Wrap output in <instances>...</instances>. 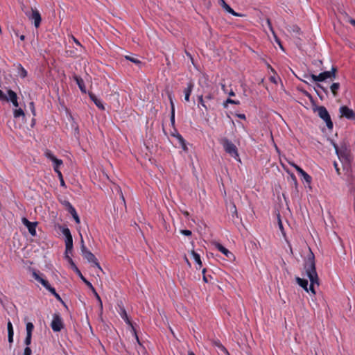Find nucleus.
Returning <instances> with one entry per match:
<instances>
[{"mask_svg": "<svg viewBox=\"0 0 355 355\" xmlns=\"http://www.w3.org/2000/svg\"><path fill=\"white\" fill-rule=\"evenodd\" d=\"M218 3L227 11L229 10V8H231L225 0H218Z\"/></svg>", "mask_w": 355, "mask_h": 355, "instance_id": "nucleus-35", "label": "nucleus"}, {"mask_svg": "<svg viewBox=\"0 0 355 355\" xmlns=\"http://www.w3.org/2000/svg\"><path fill=\"white\" fill-rule=\"evenodd\" d=\"M315 111H317L319 117L325 122L328 129L332 130L334 124L327 108L324 106H318L316 107Z\"/></svg>", "mask_w": 355, "mask_h": 355, "instance_id": "nucleus-7", "label": "nucleus"}, {"mask_svg": "<svg viewBox=\"0 0 355 355\" xmlns=\"http://www.w3.org/2000/svg\"><path fill=\"white\" fill-rule=\"evenodd\" d=\"M337 68L336 67H332L330 71H323L320 73L318 75L311 74L310 77L314 82H322L328 78L333 80L335 78Z\"/></svg>", "mask_w": 355, "mask_h": 355, "instance_id": "nucleus-5", "label": "nucleus"}, {"mask_svg": "<svg viewBox=\"0 0 355 355\" xmlns=\"http://www.w3.org/2000/svg\"><path fill=\"white\" fill-rule=\"evenodd\" d=\"M62 233L65 236V257L71 253L73 250V238L71 232L68 227H63Z\"/></svg>", "mask_w": 355, "mask_h": 355, "instance_id": "nucleus-8", "label": "nucleus"}, {"mask_svg": "<svg viewBox=\"0 0 355 355\" xmlns=\"http://www.w3.org/2000/svg\"><path fill=\"white\" fill-rule=\"evenodd\" d=\"M7 329H8V334H14L12 324L10 321H8V322Z\"/></svg>", "mask_w": 355, "mask_h": 355, "instance_id": "nucleus-36", "label": "nucleus"}, {"mask_svg": "<svg viewBox=\"0 0 355 355\" xmlns=\"http://www.w3.org/2000/svg\"><path fill=\"white\" fill-rule=\"evenodd\" d=\"M188 355H196L193 352L190 351L188 352Z\"/></svg>", "mask_w": 355, "mask_h": 355, "instance_id": "nucleus-64", "label": "nucleus"}, {"mask_svg": "<svg viewBox=\"0 0 355 355\" xmlns=\"http://www.w3.org/2000/svg\"><path fill=\"white\" fill-rule=\"evenodd\" d=\"M29 107L31 110L32 114L35 116V104L34 102H31L29 103Z\"/></svg>", "mask_w": 355, "mask_h": 355, "instance_id": "nucleus-46", "label": "nucleus"}, {"mask_svg": "<svg viewBox=\"0 0 355 355\" xmlns=\"http://www.w3.org/2000/svg\"><path fill=\"white\" fill-rule=\"evenodd\" d=\"M180 233L184 236H191L192 234V232L191 230H180Z\"/></svg>", "mask_w": 355, "mask_h": 355, "instance_id": "nucleus-43", "label": "nucleus"}, {"mask_svg": "<svg viewBox=\"0 0 355 355\" xmlns=\"http://www.w3.org/2000/svg\"><path fill=\"white\" fill-rule=\"evenodd\" d=\"M315 64L320 66V65L322 64V62L321 60H317V61L315 62Z\"/></svg>", "mask_w": 355, "mask_h": 355, "instance_id": "nucleus-58", "label": "nucleus"}, {"mask_svg": "<svg viewBox=\"0 0 355 355\" xmlns=\"http://www.w3.org/2000/svg\"><path fill=\"white\" fill-rule=\"evenodd\" d=\"M279 229H280L281 230H283L282 223V221H281V220H280V219H279Z\"/></svg>", "mask_w": 355, "mask_h": 355, "instance_id": "nucleus-59", "label": "nucleus"}, {"mask_svg": "<svg viewBox=\"0 0 355 355\" xmlns=\"http://www.w3.org/2000/svg\"><path fill=\"white\" fill-rule=\"evenodd\" d=\"M198 98L199 103L205 109V110H208V107L204 101L203 96L200 95L198 96Z\"/></svg>", "mask_w": 355, "mask_h": 355, "instance_id": "nucleus-34", "label": "nucleus"}, {"mask_svg": "<svg viewBox=\"0 0 355 355\" xmlns=\"http://www.w3.org/2000/svg\"><path fill=\"white\" fill-rule=\"evenodd\" d=\"M73 78L76 81V84L78 85L80 90L83 93L85 94L86 93V87H85V82H84L83 79L81 77H80L76 74L73 75Z\"/></svg>", "mask_w": 355, "mask_h": 355, "instance_id": "nucleus-18", "label": "nucleus"}, {"mask_svg": "<svg viewBox=\"0 0 355 355\" xmlns=\"http://www.w3.org/2000/svg\"><path fill=\"white\" fill-rule=\"evenodd\" d=\"M173 136L176 137V139L178 141L179 145L183 149V150L184 151H187L188 150V148H187V144H186V141L184 140L183 137L180 134H179V133H176L175 135H173Z\"/></svg>", "mask_w": 355, "mask_h": 355, "instance_id": "nucleus-20", "label": "nucleus"}, {"mask_svg": "<svg viewBox=\"0 0 355 355\" xmlns=\"http://www.w3.org/2000/svg\"><path fill=\"white\" fill-rule=\"evenodd\" d=\"M226 103H229V104H234V105H239L240 104V101H236V100H233V99H231V98H227L226 100Z\"/></svg>", "mask_w": 355, "mask_h": 355, "instance_id": "nucleus-42", "label": "nucleus"}, {"mask_svg": "<svg viewBox=\"0 0 355 355\" xmlns=\"http://www.w3.org/2000/svg\"><path fill=\"white\" fill-rule=\"evenodd\" d=\"M24 355H31V349L29 347L24 349Z\"/></svg>", "mask_w": 355, "mask_h": 355, "instance_id": "nucleus-47", "label": "nucleus"}, {"mask_svg": "<svg viewBox=\"0 0 355 355\" xmlns=\"http://www.w3.org/2000/svg\"><path fill=\"white\" fill-rule=\"evenodd\" d=\"M289 164L293 166L295 170L300 175H302V177L303 178L304 180L306 182V183H311V180H312V178L311 177L306 173L305 172L301 167H300L298 165H297L296 164H295L294 162H288Z\"/></svg>", "mask_w": 355, "mask_h": 355, "instance_id": "nucleus-13", "label": "nucleus"}, {"mask_svg": "<svg viewBox=\"0 0 355 355\" xmlns=\"http://www.w3.org/2000/svg\"><path fill=\"white\" fill-rule=\"evenodd\" d=\"M236 116H237V117H239L241 119H243V120L246 119L245 115L244 114H239Z\"/></svg>", "mask_w": 355, "mask_h": 355, "instance_id": "nucleus-53", "label": "nucleus"}, {"mask_svg": "<svg viewBox=\"0 0 355 355\" xmlns=\"http://www.w3.org/2000/svg\"><path fill=\"white\" fill-rule=\"evenodd\" d=\"M119 315L121 317V318L125 322L126 324L131 326L133 328L132 324L128 318V315L127 314V312L125 309L123 307L121 308V311H119Z\"/></svg>", "mask_w": 355, "mask_h": 355, "instance_id": "nucleus-24", "label": "nucleus"}, {"mask_svg": "<svg viewBox=\"0 0 355 355\" xmlns=\"http://www.w3.org/2000/svg\"><path fill=\"white\" fill-rule=\"evenodd\" d=\"M270 82L275 83V84H277V78L275 76H270Z\"/></svg>", "mask_w": 355, "mask_h": 355, "instance_id": "nucleus-51", "label": "nucleus"}, {"mask_svg": "<svg viewBox=\"0 0 355 355\" xmlns=\"http://www.w3.org/2000/svg\"><path fill=\"white\" fill-rule=\"evenodd\" d=\"M8 101H10V102H12V101H15V100L17 99V94L11 89L8 90Z\"/></svg>", "mask_w": 355, "mask_h": 355, "instance_id": "nucleus-27", "label": "nucleus"}, {"mask_svg": "<svg viewBox=\"0 0 355 355\" xmlns=\"http://www.w3.org/2000/svg\"><path fill=\"white\" fill-rule=\"evenodd\" d=\"M227 12L230 13V14H232L234 16H236V17H242V16H243V15L235 12L232 8H230L229 10H227Z\"/></svg>", "mask_w": 355, "mask_h": 355, "instance_id": "nucleus-39", "label": "nucleus"}, {"mask_svg": "<svg viewBox=\"0 0 355 355\" xmlns=\"http://www.w3.org/2000/svg\"><path fill=\"white\" fill-rule=\"evenodd\" d=\"M89 288L92 291V293L95 295L96 298L98 301L99 305H100L101 308H102L103 307V303H102L101 299L99 295L97 293V292H96V289L94 288V287L92 286V288Z\"/></svg>", "mask_w": 355, "mask_h": 355, "instance_id": "nucleus-32", "label": "nucleus"}, {"mask_svg": "<svg viewBox=\"0 0 355 355\" xmlns=\"http://www.w3.org/2000/svg\"><path fill=\"white\" fill-rule=\"evenodd\" d=\"M89 96L90 99L94 103V104L101 110H105V107L102 103L101 101L99 100L94 94L89 93Z\"/></svg>", "mask_w": 355, "mask_h": 355, "instance_id": "nucleus-19", "label": "nucleus"}, {"mask_svg": "<svg viewBox=\"0 0 355 355\" xmlns=\"http://www.w3.org/2000/svg\"><path fill=\"white\" fill-rule=\"evenodd\" d=\"M173 136L176 137V139L178 141L179 145L183 149V150L184 151H187L188 150V148H187V144H186V141L184 140L183 137L180 134H179V133H176L175 135H173Z\"/></svg>", "mask_w": 355, "mask_h": 355, "instance_id": "nucleus-21", "label": "nucleus"}, {"mask_svg": "<svg viewBox=\"0 0 355 355\" xmlns=\"http://www.w3.org/2000/svg\"><path fill=\"white\" fill-rule=\"evenodd\" d=\"M13 336H14V334H10L8 335V342L10 343L13 342Z\"/></svg>", "mask_w": 355, "mask_h": 355, "instance_id": "nucleus-52", "label": "nucleus"}, {"mask_svg": "<svg viewBox=\"0 0 355 355\" xmlns=\"http://www.w3.org/2000/svg\"><path fill=\"white\" fill-rule=\"evenodd\" d=\"M220 143L223 146L225 151L231 157L236 159L239 157L236 146L230 140L226 137H223L220 139Z\"/></svg>", "mask_w": 355, "mask_h": 355, "instance_id": "nucleus-4", "label": "nucleus"}, {"mask_svg": "<svg viewBox=\"0 0 355 355\" xmlns=\"http://www.w3.org/2000/svg\"><path fill=\"white\" fill-rule=\"evenodd\" d=\"M334 168L336 169V171L338 175H340V168L338 167V164L336 162H334Z\"/></svg>", "mask_w": 355, "mask_h": 355, "instance_id": "nucleus-48", "label": "nucleus"}, {"mask_svg": "<svg viewBox=\"0 0 355 355\" xmlns=\"http://www.w3.org/2000/svg\"><path fill=\"white\" fill-rule=\"evenodd\" d=\"M25 13L29 19L34 21L35 28H38L40 26L42 17L40 13L36 8H31V11H26Z\"/></svg>", "mask_w": 355, "mask_h": 355, "instance_id": "nucleus-9", "label": "nucleus"}, {"mask_svg": "<svg viewBox=\"0 0 355 355\" xmlns=\"http://www.w3.org/2000/svg\"><path fill=\"white\" fill-rule=\"evenodd\" d=\"M340 118H345L350 121L355 120V112L347 105H342L339 108Z\"/></svg>", "mask_w": 355, "mask_h": 355, "instance_id": "nucleus-10", "label": "nucleus"}, {"mask_svg": "<svg viewBox=\"0 0 355 355\" xmlns=\"http://www.w3.org/2000/svg\"><path fill=\"white\" fill-rule=\"evenodd\" d=\"M45 156L53 163V168H60L63 164L62 160L58 159L52 152L46 150L44 153Z\"/></svg>", "mask_w": 355, "mask_h": 355, "instance_id": "nucleus-14", "label": "nucleus"}, {"mask_svg": "<svg viewBox=\"0 0 355 355\" xmlns=\"http://www.w3.org/2000/svg\"><path fill=\"white\" fill-rule=\"evenodd\" d=\"M227 12L230 13V14H232L234 16H236V17H242V16H243V15L235 12L232 8H230L229 10H227Z\"/></svg>", "mask_w": 355, "mask_h": 355, "instance_id": "nucleus-38", "label": "nucleus"}, {"mask_svg": "<svg viewBox=\"0 0 355 355\" xmlns=\"http://www.w3.org/2000/svg\"><path fill=\"white\" fill-rule=\"evenodd\" d=\"M0 100L8 101V96L0 89Z\"/></svg>", "mask_w": 355, "mask_h": 355, "instance_id": "nucleus-45", "label": "nucleus"}, {"mask_svg": "<svg viewBox=\"0 0 355 355\" xmlns=\"http://www.w3.org/2000/svg\"><path fill=\"white\" fill-rule=\"evenodd\" d=\"M22 223L27 227L31 235L33 236L36 235L37 223L31 222L26 218H22Z\"/></svg>", "mask_w": 355, "mask_h": 355, "instance_id": "nucleus-15", "label": "nucleus"}, {"mask_svg": "<svg viewBox=\"0 0 355 355\" xmlns=\"http://www.w3.org/2000/svg\"><path fill=\"white\" fill-rule=\"evenodd\" d=\"M268 67L269 69H270V70H271V71H272V72H273L274 73H275V71L274 69H273V68H272L270 64H268Z\"/></svg>", "mask_w": 355, "mask_h": 355, "instance_id": "nucleus-62", "label": "nucleus"}, {"mask_svg": "<svg viewBox=\"0 0 355 355\" xmlns=\"http://www.w3.org/2000/svg\"><path fill=\"white\" fill-rule=\"evenodd\" d=\"M304 268L306 270V274L311 282L309 287H308V281L305 279H302L299 277H297L295 278L296 282L306 292L311 291L313 294H315L314 285H319V278L316 272L314 256L313 254L311 257H309L305 262Z\"/></svg>", "mask_w": 355, "mask_h": 355, "instance_id": "nucleus-1", "label": "nucleus"}, {"mask_svg": "<svg viewBox=\"0 0 355 355\" xmlns=\"http://www.w3.org/2000/svg\"><path fill=\"white\" fill-rule=\"evenodd\" d=\"M12 103V105L15 106V107H18L19 106V103H18V101H17V99L15 100V101H12L11 102Z\"/></svg>", "mask_w": 355, "mask_h": 355, "instance_id": "nucleus-57", "label": "nucleus"}, {"mask_svg": "<svg viewBox=\"0 0 355 355\" xmlns=\"http://www.w3.org/2000/svg\"><path fill=\"white\" fill-rule=\"evenodd\" d=\"M228 94H229V96H235V93H234V92L232 89H231V90L228 92Z\"/></svg>", "mask_w": 355, "mask_h": 355, "instance_id": "nucleus-55", "label": "nucleus"}, {"mask_svg": "<svg viewBox=\"0 0 355 355\" xmlns=\"http://www.w3.org/2000/svg\"><path fill=\"white\" fill-rule=\"evenodd\" d=\"M193 87H194V83L191 80L188 82L187 87L184 88V89L185 101L189 102L190 101V96L193 89Z\"/></svg>", "mask_w": 355, "mask_h": 355, "instance_id": "nucleus-16", "label": "nucleus"}, {"mask_svg": "<svg viewBox=\"0 0 355 355\" xmlns=\"http://www.w3.org/2000/svg\"><path fill=\"white\" fill-rule=\"evenodd\" d=\"M26 334L32 335V332L34 329V325L32 322H28L26 324Z\"/></svg>", "mask_w": 355, "mask_h": 355, "instance_id": "nucleus-33", "label": "nucleus"}, {"mask_svg": "<svg viewBox=\"0 0 355 355\" xmlns=\"http://www.w3.org/2000/svg\"><path fill=\"white\" fill-rule=\"evenodd\" d=\"M80 250L83 257L87 260L88 262L92 264L93 266H96L100 270H101V268L100 266L99 263L98 262L97 259L94 256V254L91 252L85 246V241L83 239V237L81 234H80Z\"/></svg>", "mask_w": 355, "mask_h": 355, "instance_id": "nucleus-3", "label": "nucleus"}, {"mask_svg": "<svg viewBox=\"0 0 355 355\" xmlns=\"http://www.w3.org/2000/svg\"><path fill=\"white\" fill-rule=\"evenodd\" d=\"M266 24H267V26H268V27L269 30L272 32V33L274 35H275V31H274V30H273V28H272V24H271V21H270V19H266ZM275 37H276V36H275Z\"/></svg>", "mask_w": 355, "mask_h": 355, "instance_id": "nucleus-40", "label": "nucleus"}, {"mask_svg": "<svg viewBox=\"0 0 355 355\" xmlns=\"http://www.w3.org/2000/svg\"><path fill=\"white\" fill-rule=\"evenodd\" d=\"M53 169L57 174H59V173H61V171H60V168H53Z\"/></svg>", "mask_w": 355, "mask_h": 355, "instance_id": "nucleus-60", "label": "nucleus"}, {"mask_svg": "<svg viewBox=\"0 0 355 355\" xmlns=\"http://www.w3.org/2000/svg\"><path fill=\"white\" fill-rule=\"evenodd\" d=\"M19 74L22 78H26L28 74L27 71L21 66V64L19 65Z\"/></svg>", "mask_w": 355, "mask_h": 355, "instance_id": "nucleus-31", "label": "nucleus"}, {"mask_svg": "<svg viewBox=\"0 0 355 355\" xmlns=\"http://www.w3.org/2000/svg\"><path fill=\"white\" fill-rule=\"evenodd\" d=\"M349 23H350L352 25H353V26H355V19H351L349 20Z\"/></svg>", "mask_w": 355, "mask_h": 355, "instance_id": "nucleus-61", "label": "nucleus"}, {"mask_svg": "<svg viewBox=\"0 0 355 355\" xmlns=\"http://www.w3.org/2000/svg\"><path fill=\"white\" fill-rule=\"evenodd\" d=\"M31 338L32 335L26 334L24 343L27 345V347L31 343Z\"/></svg>", "mask_w": 355, "mask_h": 355, "instance_id": "nucleus-41", "label": "nucleus"}, {"mask_svg": "<svg viewBox=\"0 0 355 355\" xmlns=\"http://www.w3.org/2000/svg\"><path fill=\"white\" fill-rule=\"evenodd\" d=\"M221 89L225 93H227V89L225 85H221Z\"/></svg>", "mask_w": 355, "mask_h": 355, "instance_id": "nucleus-54", "label": "nucleus"}, {"mask_svg": "<svg viewBox=\"0 0 355 355\" xmlns=\"http://www.w3.org/2000/svg\"><path fill=\"white\" fill-rule=\"evenodd\" d=\"M316 87H317V88L322 90L324 92V93H325V94L328 95L329 91L327 87H324L323 85H322L320 83H317Z\"/></svg>", "mask_w": 355, "mask_h": 355, "instance_id": "nucleus-37", "label": "nucleus"}, {"mask_svg": "<svg viewBox=\"0 0 355 355\" xmlns=\"http://www.w3.org/2000/svg\"><path fill=\"white\" fill-rule=\"evenodd\" d=\"M51 327L53 331L58 332L60 331L63 328V322L61 317L59 314H54L53 320L51 324Z\"/></svg>", "mask_w": 355, "mask_h": 355, "instance_id": "nucleus-12", "label": "nucleus"}, {"mask_svg": "<svg viewBox=\"0 0 355 355\" xmlns=\"http://www.w3.org/2000/svg\"><path fill=\"white\" fill-rule=\"evenodd\" d=\"M216 248L222 252L227 258L229 259H231L232 258H234V256L229 250L225 248L223 245L220 243H217L216 244Z\"/></svg>", "mask_w": 355, "mask_h": 355, "instance_id": "nucleus-17", "label": "nucleus"}, {"mask_svg": "<svg viewBox=\"0 0 355 355\" xmlns=\"http://www.w3.org/2000/svg\"><path fill=\"white\" fill-rule=\"evenodd\" d=\"M67 205L69 206V212L71 214L76 223L77 224H79L80 223V220L76 209L71 205L70 202H68Z\"/></svg>", "mask_w": 355, "mask_h": 355, "instance_id": "nucleus-22", "label": "nucleus"}, {"mask_svg": "<svg viewBox=\"0 0 355 355\" xmlns=\"http://www.w3.org/2000/svg\"><path fill=\"white\" fill-rule=\"evenodd\" d=\"M215 346H216L221 352L228 354L227 349L220 343L219 340H215L214 342Z\"/></svg>", "mask_w": 355, "mask_h": 355, "instance_id": "nucleus-29", "label": "nucleus"}, {"mask_svg": "<svg viewBox=\"0 0 355 355\" xmlns=\"http://www.w3.org/2000/svg\"><path fill=\"white\" fill-rule=\"evenodd\" d=\"M191 254L193 258L194 259L195 261L197 263V264H198L199 266L201 267L202 263V261H201V259H200V254H198L197 252H196L194 250H192L191 252Z\"/></svg>", "mask_w": 355, "mask_h": 355, "instance_id": "nucleus-26", "label": "nucleus"}, {"mask_svg": "<svg viewBox=\"0 0 355 355\" xmlns=\"http://www.w3.org/2000/svg\"><path fill=\"white\" fill-rule=\"evenodd\" d=\"M33 277L35 280L39 282L46 290H48L56 299L61 300L60 295L56 292L55 289L51 286L49 282L42 278L37 272H33Z\"/></svg>", "mask_w": 355, "mask_h": 355, "instance_id": "nucleus-6", "label": "nucleus"}, {"mask_svg": "<svg viewBox=\"0 0 355 355\" xmlns=\"http://www.w3.org/2000/svg\"><path fill=\"white\" fill-rule=\"evenodd\" d=\"M72 40L78 46H80L81 48H83L80 42L75 37L72 36Z\"/></svg>", "mask_w": 355, "mask_h": 355, "instance_id": "nucleus-50", "label": "nucleus"}, {"mask_svg": "<svg viewBox=\"0 0 355 355\" xmlns=\"http://www.w3.org/2000/svg\"><path fill=\"white\" fill-rule=\"evenodd\" d=\"M340 87V83H334L331 85L330 90H331L334 97L338 96Z\"/></svg>", "mask_w": 355, "mask_h": 355, "instance_id": "nucleus-25", "label": "nucleus"}, {"mask_svg": "<svg viewBox=\"0 0 355 355\" xmlns=\"http://www.w3.org/2000/svg\"><path fill=\"white\" fill-rule=\"evenodd\" d=\"M335 151L339 160L342 162L344 166H349L352 160V155L350 150L345 144H342L338 146L337 144H334Z\"/></svg>", "mask_w": 355, "mask_h": 355, "instance_id": "nucleus-2", "label": "nucleus"}, {"mask_svg": "<svg viewBox=\"0 0 355 355\" xmlns=\"http://www.w3.org/2000/svg\"><path fill=\"white\" fill-rule=\"evenodd\" d=\"M233 209H234V213L235 214H237V210H236V207L234 205H233Z\"/></svg>", "mask_w": 355, "mask_h": 355, "instance_id": "nucleus-63", "label": "nucleus"}, {"mask_svg": "<svg viewBox=\"0 0 355 355\" xmlns=\"http://www.w3.org/2000/svg\"><path fill=\"white\" fill-rule=\"evenodd\" d=\"M206 99L211 100L213 98V95L211 94H209L207 96H205Z\"/></svg>", "mask_w": 355, "mask_h": 355, "instance_id": "nucleus-56", "label": "nucleus"}, {"mask_svg": "<svg viewBox=\"0 0 355 355\" xmlns=\"http://www.w3.org/2000/svg\"><path fill=\"white\" fill-rule=\"evenodd\" d=\"M124 58L125 60L135 63V64L138 65L139 67H140V65L141 64V62L139 60H138L137 58L132 57L131 55H125Z\"/></svg>", "mask_w": 355, "mask_h": 355, "instance_id": "nucleus-28", "label": "nucleus"}, {"mask_svg": "<svg viewBox=\"0 0 355 355\" xmlns=\"http://www.w3.org/2000/svg\"><path fill=\"white\" fill-rule=\"evenodd\" d=\"M13 115L15 118H19L20 116H24L25 114L22 109H15L13 112Z\"/></svg>", "mask_w": 355, "mask_h": 355, "instance_id": "nucleus-30", "label": "nucleus"}, {"mask_svg": "<svg viewBox=\"0 0 355 355\" xmlns=\"http://www.w3.org/2000/svg\"><path fill=\"white\" fill-rule=\"evenodd\" d=\"M169 100H170V104H171V123L172 126L174 127L175 125V105L173 101V98L171 95L168 96Z\"/></svg>", "mask_w": 355, "mask_h": 355, "instance_id": "nucleus-23", "label": "nucleus"}, {"mask_svg": "<svg viewBox=\"0 0 355 355\" xmlns=\"http://www.w3.org/2000/svg\"><path fill=\"white\" fill-rule=\"evenodd\" d=\"M66 259L68 261L69 264L71 266V268L78 275L80 278L83 280V282L88 286V288H92V284L91 282L87 280V279L82 275L80 270L78 268L73 259L69 256H66Z\"/></svg>", "mask_w": 355, "mask_h": 355, "instance_id": "nucleus-11", "label": "nucleus"}, {"mask_svg": "<svg viewBox=\"0 0 355 355\" xmlns=\"http://www.w3.org/2000/svg\"><path fill=\"white\" fill-rule=\"evenodd\" d=\"M58 176L59 180H60V185H61L62 187H66V186H65V182H64V179H63V176H62V173H59V174H58Z\"/></svg>", "mask_w": 355, "mask_h": 355, "instance_id": "nucleus-44", "label": "nucleus"}, {"mask_svg": "<svg viewBox=\"0 0 355 355\" xmlns=\"http://www.w3.org/2000/svg\"><path fill=\"white\" fill-rule=\"evenodd\" d=\"M205 272H206V269H205V268H204V269L202 270V275H203V277H202V279H203V281H204L205 282L207 283V282H209V280H208V277L205 275Z\"/></svg>", "mask_w": 355, "mask_h": 355, "instance_id": "nucleus-49", "label": "nucleus"}]
</instances>
